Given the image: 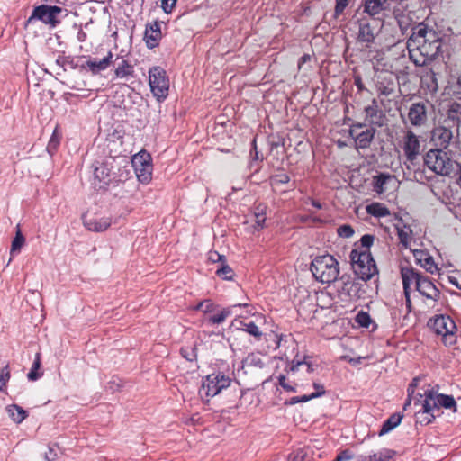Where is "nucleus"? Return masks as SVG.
Returning <instances> with one entry per match:
<instances>
[{"label":"nucleus","instance_id":"f257e3e1","mask_svg":"<svg viewBox=\"0 0 461 461\" xmlns=\"http://www.w3.org/2000/svg\"><path fill=\"white\" fill-rule=\"evenodd\" d=\"M441 45L440 33L433 27L420 23L412 29L407 41L409 58L416 66H425L438 55Z\"/></svg>","mask_w":461,"mask_h":461},{"label":"nucleus","instance_id":"f03ea898","mask_svg":"<svg viewBox=\"0 0 461 461\" xmlns=\"http://www.w3.org/2000/svg\"><path fill=\"white\" fill-rule=\"evenodd\" d=\"M401 276L402 279L403 293L406 301V312H411V285H414L415 289L424 297L426 303H437L440 298V291L437 288L434 283L418 270L411 267H402Z\"/></svg>","mask_w":461,"mask_h":461},{"label":"nucleus","instance_id":"7ed1b4c3","mask_svg":"<svg viewBox=\"0 0 461 461\" xmlns=\"http://www.w3.org/2000/svg\"><path fill=\"white\" fill-rule=\"evenodd\" d=\"M424 165L433 173L454 177L461 172V165L453 160L448 154L440 148L430 149L423 157Z\"/></svg>","mask_w":461,"mask_h":461},{"label":"nucleus","instance_id":"20e7f679","mask_svg":"<svg viewBox=\"0 0 461 461\" xmlns=\"http://www.w3.org/2000/svg\"><path fill=\"white\" fill-rule=\"evenodd\" d=\"M311 271L316 280L322 284H330L339 275V262L330 254L317 256L311 263Z\"/></svg>","mask_w":461,"mask_h":461},{"label":"nucleus","instance_id":"39448f33","mask_svg":"<svg viewBox=\"0 0 461 461\" xmlns=\"http://www.w3.org/2000/svg\"><path fill=\"white\" fill-rule=\"evenodd\" d=\"M350 260L354 273L363 281L370 280L378 272L370 251L353 249Z\"/></svg>","mask_w":461,"mask_h":461},{"label":"nucleus","instance_id":"423d86ee","mask_svg":"<svg viewBox=\"0 0 461 461\" xmlns=\"http://www.w3.org/2000/svg\"><path fill=\"white\" fill-rule=\"evenodd\" d=\"M128 161L124 157L109 158L95 168V178L105 185L122 176V167H125Z\"/></svg>","mask_w":461,"mask_h":461},{"label":"nucleus","instance_id":"0eeeda50","mask_svg":"<svg viewBox=\"0 0 461 461\" xmlns=\"http://www.w3.org/2000/svg\"><path fill=\"white\" fill-rule=\"evenodd\" d=\"M431 329L442 337L445 346H454L457 340V327L455 321L447 315H438L430 320Z\"/></svg>","mask_w":461,"mask_h":461},{"label":"nucleus","instance_id":"6e6552de","mask_svg":"<svg viewBox=\"0 0 461 461\" xmlns=\"http://www.w3.org/2000/svg\"><path fill=\"white\" fill-rule=\"evenodd\" d=\"M375 87L380 104L387 108L392 101L391 96L395 95L397 77L393 72L382 71L376 75Z\"/></svg>","mask_w":461,"mask_h":461},{"label":"nucleus","instance_id":"1a4fd4ad","mask_svg":"<svg viewBox=\"0 0 461 461\" xmlns=\"http://www.w3.org/2000/svg\"><path fill=\"white\" fill-rule=\"evenodd\" d=\"M231 384V378L221 372L212 373L203 378L199 391L201 396L212 398L227 389Z\"/></svg>","mask_w":461,"mask_h":461},{"label":"nucleus","instance_id":"9d476101","mask_svg":"<svg viewBox=\"0 0 461 461\" xmlns=\"http://www.w3.org/2000/svg\"><path fill=\"white\" fill-rule=\"evenodd\" d=\"M401 148L406 162L415 165L422 152L420 137L412 130H406L401 140Z\"/></svg>","mask_w":461,"mask_h":461},{"label":"nucleus","instance_id":"9b49d317","mask_svg":"<svg viewBox=\"0 0 461 461\" xmlns=\"http://www.w3.org/2000/svg\"><path fill=\"white\" fill-rule=\"evenodd\" d=\"M149 83L153 95L158 101L167 98L169 90V79L160 67H153L149 71Z\"/></svg>","mask_w":461,"mask_h":461},{"label":"nucleus","instance_id":"f8f14e48","mask_svg":"<svg viewBox=\"0 0 461 461\" xmlns=\"http://www.w3.org/2000/svg\"><path fill=\"white\" fill-rule=\"evenodd\" d=\"M379 21L372 17H362L358 20L357 42L361 44V50L371 47L379 32Z\"/></svg>","mask_w":461,"mask_h":461},{"label":"nucleus","instance_id":"ddd939ff","mask_svg":"<svg viewBox=\"0 0 461 461\" xmlns=\"http://www.w3.org/2000/svg\"><path fill=\"white\" fill-rule=\"evenodd\" d=\"M131 164L138 180L148 184L151 180L153 170L150 155L145 150L140 151L132 157Z\"/></svg>","mask_w":461,"mask_h":461},{"label":"nucleus","instance_id":"4468645a","mask_svg":"<svg viewBox=\"0 0 461 461\" xmlns=\"http://www.w3.org/2000/svg\"><path fill=\"white\" fill-rule=\"evenodd\" d=\"M366 124L356 122L353 123L349 129V135L355 140L357 149H367L370 147L371 142L374 140L375 134V129L374 127L367 128L365 131H358V130L364 128Z\"/></svg>","mask_w":461,"mask_h":461},{"label":"nucleus","instance_id":"2eb2a0df","mask_svg":"<svg viewBox=\"0 0 461 461\" xmlns=\"http://www.w3.org/2000/svg\"><path fill=\"white\" fill-rule=\"evenodd\" d=\"M424 396L430 402L438 415L441 408L453 410V411H456V402L452 395L438 393L430 389L425 391Z\"/></svg>","mask_w":461,"mask_h":461},{"label":"nucleus","instance_id":"dca6fc26","mask_svg":"<svg viewBox=\"0 0 461 461\" xmlns=\"http://www.w3.org/2000/svg\"><path fill=\"white\" fill-rule=\"evenodd\" d=\"M407 117L411 126L416 128L425 126L429 120L427 104L422 101L412 103Z\"/></svg>","mask_w":461,"mask_h":461},{"label":"nucleus","instance_id":"f3484780","mask_svg":"<svg viewBox=\"0 0 461 461\" xmlns=\"http://www.w3.org/2000/svg\"><path fill=\"white\" fill-rule=\"evenodd\" d=\"M61 11V8L56 5L50 6L46 5H41L33 9L30 20L32 18H37L41 20L42 23L46 24H50L54 27L59 23L57 15L59 14Z\"/></svg>","mask_w":461,"mask_h":461},{"label":"nucleus","instance_id":"a211bd4d","mask_svg":"<svg viewBox=\"0 0 461 461\" xmlns=\"http://www.w3.org/2000/svg\"><path fill=\"white\" fill-rule=\"evenodd\" d=\"M451 129L445 126H436L430 132V143L434 149H447L452 140Z\"/></svg>","mask_w":461,"mask_h":461},{"label":"nucleus","instance_id":"6ab92c4d","mask_svg":"<svg viewBox=\"0 0 461 461\" xmlns=\"http://www.w3.org/2000/svg\"><path fill=\"white\" fill-rule=\"evenodd\" d=\"M395 222L393 226L396 230V234L400 240V244L404 249H410L411 243L413 240V231L411 227L404 222L403 219L397 214L394 215Z\"/></svg>","mask_w":461,"mask_h":461},{"label":"nucleus","instance_id":"aec40b11","mask_svg":"<svg viewBox=\"0 0 461 461\" xmlns=\"http://www.w3.org/2000/svg\"><path fill=\"white\" fill-rule=\"evenodd\" d=\"M366 121L375 127L384 126L386 117L384 112L379 108L376 99L372 100V104L365 107Z\"/></svg>","mask_w":461,"mask_h":461},{"label":"nucleus","instance_id":"412c9836","mask_svg":"<svg viewBox=\"0 0 461 461\" xmlns=\"http://www.w3.org/2000/svg\"><path fill=\"white\" fill-rule=\"evenodd\" d=\"M84 226L90 231L102 232L106 230L112 224L111 217L95 215L83 219Z\"/></svg>","mask_w":461,"mask_h":461},{"label":"nucleus","instance_id":"4be33fe9","mask_svg":"<svg viewBox=\"0 0 461 461\" xmlns=\"http://www.w3.org/2000/svg\"><path fill=\"white\" fill-rule=\"evenodd\" d=\"M340 293L347 295L348 300L356 302L363 296L365 290L362 288V285L359 282L348 279L343 282Z\"/></svg>","mask_w":461,"mask_h":461},{"label":"nucleus","instance_id":"5701e85b","mask_svg":"<svg viewBox=\"0 0 461 461\" xmlns=\"http://www.w3.org/2000/svg\"><path fill=\"white\" fill-rule=\"evenodd\" d=\"M416 422L421 425H429L438 414L436 409L431 405L430 402L425 397L422 409L416 412Z\"/></svg>","mask_w":461,"mask_h":461},{"label":"nucleus","instance_id":"b1692460","mask_svg":"<svg viewBox=\"0 0 461 461\" xmlns=\"http://www.w3.org/2000/svg\"><path fill=\"white\" fill-rule=\"evenodd\" d=\"M413 257L416 263L425 268L427 272L430 274L438 272V266L435 264L433 258L427 251L415 249L413 250Z\"/></svg>","mask_w":461,"mask_h":461},{"label":"nucleus","instance_id":"393cba45","mask_svg":"<svg viewBox=\"0 0 461 461\" xmlns=\"http://www.w3.org/2000/svg\"><path fill=\"white\" fill-rule=\"evenodd\" d=\"M113 53L108 51L107 55L103 59L97 60L96 59H89L82 67L88 69L93 75H96L110 67L113 62Z\"/></svg>","mask_w":461,"mask_h":461},{"label":"nucleus","instance_id":"a878e982","mask_svg":"<svg viewBox=\"0 0 461 461\" xmlns=\"http://www.w3.org/2000/svg\"><path fill=\"white\" fill-rule=\"evenodd\" d=\"M161 36L160 24L158 22L155 21L146 26L144 38L149 48L152 49L157 47L161 40Z\"/></svg>","mask_w":461,"mask_h":461},{"label":"nucleus","instance_id":"bb28decb","mask_svg":"<svg viewBox=\"0 0 461 461\" xmlns=\"http://www.w3.org/2000/svg\"><path fill=\"white\" fill-rule=\"evenodd\" d=\"M317 366L316 364L312 362L311 357H304L303 360L295 358L292 361L289 373L293 375L299 372L312 374L316 370Z\"/></svg>","mask_w":461,"mask_h":461},{"label":"nucleus","instance_id":"cd10ccee","mask_svg":"<svg viewBox=\"0 0 461 461\" xmlns=\"http://www.w3.org/2000/svg\"><path fill=\"white\" fill-rule=\"evenodd\" d=\"M233 325L238 329L241 330L249 335L255 337L257 339H260L262 332L258 326L254 321H245L243 320H235Z\"/></svg>","mask_w":461,"mask_h":461},{"label":"nucleus","instance_id":"c85d7f7f","mask_svg":"<svg viewBox=\"0 0 461 461\" xmlns=\"http://www.w3.org/2000/svg\"><path fill=\"white\" fill-rule=\"evenodd\" d=\"M394 176L389 174L380 173L373 178V189L381 194L387 190V184L393 181Z\"/></svg>","mask_w":461,"mask_h":461},{"label":"nucleus","instance_id":"c756f323","mask_svg":"<svg viewBox=\"0 0 461 461\" xmlns=\"http://www.w3.org/2000/svg\"><path fill=\"white\" fill-rule=\"evenodd\" d=\"M393 455V450L384 448L372 455H361L356 461H390Z\"/></svg>","mask_w":461,"mask_h":461},{"label":"nucleus","instance_id":"7c9ffc66","mask_svg":"<svg viewBox=\"0 0 461 461\" xmlns=\"http://www.w3.org/2000/svg\"><path fill=\"white\" fill-rule=\"evenodd\" d=\"M366 212L367 214L376 218L386 217L391 214V212L388 209V207L384 203L378 202H374L370 204H367L366 206Z\"/></svg>","mask_w":461,"mask_h":461},{"label":"nucleus","instance_id":"2f4dec72","mask_svg":"<svg viewBox=\"0 0 461 461\" xmlns=\"http://www.w3.org/2000/svg\"><path fill=\"white\" fill-rule=\"evenodd\" d=\"M115 77L117 78H128L133 77L134 67L128 60L121 58V61L118 62L117 67L114 70Z\"/></svg>","mask_w":461,"mask_h":461},{"label":"nucleus","instance_id":"473e14b6","mask_svg":"<svg viewBox=\"0 0 461 461\" xmlns=\"http://www.w3.org/2000/svg\"><path fill=\"white\" fill-rule=\"evenodd\" d=\"M421 84L431 94H434L438 90V83L436 73L431 69L421 77Z\"/></svg>","mask_w":461,"mask_h":461},{"label":"nucleus","instance_id":"72a5a7b5","mask_svg":"<svg viewBox=\"0 0 461 461\" xmlns=\"http://www.w3.org/2000/svg\"><path fill=\"white\" fill-rule=\"evenodd\" d=\"M267 206L265 203H259L255 207L253 214L255 229L261 230L265 227V221L267 220Z\"/></svg>","mask_w":461,"mask_h":461},{"label":"nucleus","instance_id":"f704fd0d","mask_svg":"<svg viewBox=\"0 0 461 461\" xmlns=\"http://www.w3.org/2000/svg\"><path fill=\"white\" fill-rule=\"evenodd\" d=\"M402 415L399 413H394L391 415L387 420H385L382 425V428L379 431V436H383L393 430L396 428L402 421Z\"/></svg>","mask_w":461,"mask_h":461},{"label":"nucleus","instance_id":"c9c22d12","mask_svg":"<svg viewBox=\"0 0 461 461\" xmlns=\"http://www.w3.org/2000/svg\"><path fill=\"white\" fill-rule=\"evenodd\" d=\"M387 0H365L364 11L371 16L378 14L384 8Z\"/></svg>","mask_w":461,"mask_h":461},{"label":"nucleus","instance_id":"e433bc0d","mask_svg":"<svg viewBox=\"0 0 461 461\" xmlns=\"http://www.w3.org/2000/svg\"><path fill=\"white\" fill-rule=\"evenodd\" d=\"M41 366V353H37L35 355V358L32 365L31 370L27 374V378L30 381H36L42 376L43 373L40 371Z\"/></svg>","mask_w":461,"mask_h":461},{"label":"nucleus","instance_id":"4c0bfd02","mask_svg":"<svg viewBox=\"0 0 461 461\" xmlns=\"http://www.w3.org/2000/svg\"><path fill=\"white\" fill-rule=\"evenodd\" d=\"M10 417L16 423H21L27 417L26 411L18 405H12L8 409Z\"/></svg>","mask_w":461,"mask_h":461},{"label":"nucleus","instance_id":"58836bf2","mask_svg":"<svg viewBox=\"0 0 461 461\" xmlns=\"http://www.w3.org/2000/svg\"><path fill=\"white\" fill-rule=\"evenodd\" d=\"M216 275L223 280H231L234 276L233 269L227 264V260L219 265Z\"/></svg>","mask_w":461,"mask_h":461},{"label":"nucleus","instance_id":"ea45409f","mask_svg":"<svg viewBox=\"0 0 461 461\" xmlns=\"http://www.w3.org/2000/svg\"><path fill=\"white\" fill-rule=\"evenodd\" d=\"M231 315V310L230 308L223 309L219 312L211 315L207 318V321L211 324H221L223 323L226 319Z\"/></svg>","mask_w":461,"mask_h":461},{"label":"nucleus","instance_id":"a19ab883","mask_svg":"<svg viewBox=\"0 0 461 461\" xmlns=\"http://www.w3.org/2000/svg\"><path fill=\"white\" fill-rule=\"evenodd\" d=\"M25 243V238L23 237V233L21 232V230L19 226H17V231L15 234V237L14 238L11 245V253H19L22 247Z\"/></svg>","mask_w":461,"mask_h":461},{"label":"nucleus","instance_id":"79ce46f5","mask_svg":"<svg viewBox=\"0 0 461 461\" xmlns=\"http://www.w3.org/2000/svg\"><path fill=\"white\" fill-rule=\"evenodd\" d=\"M290 176L286 173H280L270 177V185L273 190H276L280 185L288 184Z\"/></svg>","mask_w":461,"mask_h":461},{"label":"nucleus","instance_id":"37998d69","mask_svg":"<svg viewBox=\"0 0 461 461\" xmlns=\"http://www.w3.org/2000/svg\"><path fill=\"white\" fill-rule=\"evenodd\" d=\"M181 356L189 362H194L197 358L196 348L193 346H185L180 349Z\"/></svg>","mask_w":461,"mask_h":461},{"label":"nucleus","instance_id":"c03bdc74","mask_svg":"<svg viewBox=\"0 0 461 461\" xmlns=\"http://www.w3.org/2000/svg\"><path fill=\"white\" fill-rule=\"evenodd\" d=\"M215 308H216V305L214 304V303L210 299H206V300H203V301H201L200 303H198L194 307V310L201 311L204 313H209V312H212L215 310Z\"/></svg>","mask_w":461,"mask_h":461},{"label":"nucleus","instance_id":"a18cd8bd","mask_svg":"<svg viewBox=\"0 0 461 461\" xmlns=\"http://www.w3.org/2000/svg\"><path fill=\"white\" fill-rule=\"evenodd\" d=\"M355 321L360 327L363 328H368L372 321L370 315L364 311H361L357 314Z\"/></svg>","mask_w":461,"mask_h":461},{"label":"nucleus","instance_id":"49530a36","mask_svg":"<svg viewBox=\"0 0 461 461\" xmlns=\"http://www.w3.org/2000/svg\"><path fill=\"white\" fill-rule=\"evenodd\" d=\"M447 114L451 120L458 119V115H461V104L458 102H452L447 109Z\"/></svg>","mask_w":461,"mask_h":461},{"label":"nucleus","instance_id":"de8ad7c7","mask_svg":"<svg viewBox=\"0 0 461 461\" xmlns=\"http://www.w3.org/2000/svg\"><path fill=\"white\" fill-rule=\"evenodd\" d=\"M11 377L10 368L8 365H5L0 370V392L4 390L7 382Z\"/></svg>","mask_w":461,"mask_h":461},{"label":"nucleus","instance_id":"09e8293b","mask_svg":"<svg viewBox=\"0 0 461 461\" xmlns=\"http://www.w3.org/2000/svg\"><path fill=\"white\" fill-rule=\"evenodd\" d=\"M288 461H310L304 449H298L290 454Z\"/></svg>","mask_w":461,"mask_h":461},{"label":"nucleus","instance_id":"8fccbe9b","mask_svg":"<svg viewBox=\"0 0 461 461\" xmlns=\"http://www.w3.org/2000/svg\"><path fill=\"white\" fill-rule=\"evenodd\" d=\"M375 237L370 234H365L360 239V243L363 248V249H360L359 251H370V247L374 243Z\"/></svg>","mask_w":461,"mask_h":461},{"label":"nucleus","instance_id":"3c124183","mask_svg":"<svg viewBox=\"0 0 461 461\" xmlns=\"http://www.w3.org/2000/svg\"><path fill=\"white\" fill-rule=\"evenodd\" d=\"M338 234L340 237L350 238L354 234V230L350 225H342L339 227Z\"/></svg>","mask_w":461,"mask_h":461},{"label":"nucleus","instance_id":"603ef678","mask_svg":"<svg viewBox=\"0 0 461 461\" xmlns=\"http://www.w3.org/2000/svg\"><path fill=\"white\" fill-rule=\"evenodd\" d=\"M208 259L212 263H219L221 265L226 260V258L225 256L221 255L219 252L213 250L209 252Z\"/></svg>","mask_w":461,"mask_h":461},{"label":"nucleus","instance_id":"864d4df0","mask_svg":"<svg viewBox=\"0 0 461 461\" xmlns=\"http://www.w3.org/2000/svg\"><path fill=\"white\" fill-rule=\"evenodd\" d=\"M278 383L279 385L286 392H295V387L287 382L286 377L284 375H280L278 376Z\"/></svg>","mask_w":461,"mask_h":461},{"label":"nucleus","instance_id":"5fc2aeb1","mask_svg":"<svg viewBox=\"0 0 461 461\" xmlns=\"http://www.w3.org/2000/svg\"><path fill=\"white\" fill-rule=\"evenodd\" d=\"M354 456L350 450L345 449L338 454L334 461H349L353 459Z\"/></svg>","mask_w":461,"mask_h":461},{"label":"nucleus","instance_id":"6e6d98bb","mask_svg":"<svg viewBox=\"0 0 461 461\" xmlns=\"http://www.w3.org/2000/svg\"><path fill=\"white\" fill-rule=\"evenodd\" d=\"M348 5V0H336L335 15H340Z\"/></svg>","mask_w":461,"mask_h":461},{"label":"nucleus","instance_id":"4d7b16f0","mask_svg":"<svg viewBox=\"0 0 461 461\" xmlns=\"http://www.w3.org/2000/svg\"><path fill=\"white\" fill-rule=\"evenodd\" d=\"M177 0H161V6L165 13L170 14Z\"/></svg>","mask_w":461,"mask_h":461},{"label":"nucleus","instance_id":"13d9d810","mask_svg":"<svg viewBox=\"0 0 461 461\" xmlns=\"http://www.w3.org/2000/svg\"><path fill=\"white\" fill-rule=\"evenodd\" d=\"M313 387L315 389L314 393H312V397H321L325 394L324 386L319 383H313Z\"/></svg>","mask_w":461,"mask_h":461},{"label":"nucleus","instance_id":"bf43d9fd","mask_svg":"<svg viewBox=\"0 0 461 461\" xmlns=\"http://www.w3.org/2000/svg\"><path fill=\"white\" fill-rule=\"evenodd\" d=\"M354 84L355 86H357V91L359 93L363 92L364 90H366V87H365V85L363 83V80H362V77L360 75L358 74H355L354 77Z\"/></svg>","mask_w":461,"mask_h":461},{"label":"nucleus","instance_id":"052dcab7","mask_svg":"<svg viewBox=\"0 0 461 461\" xmlns=\"http://www.w3.org/2000/svg\"><path fill=\"white\" fill-rule=\"evenodd\" d=\"M247 362H249L251 364H255V365H258L260 367L263 366V363L261 361V359L258 358L256 360V357L254 355H250L247 357L246 359Z\"/></svg>","mask_w":461,"mask_h":461},{"label":"nucleus","instance_id":"680f3d73","mask_svg":"<svg viewBox=\"0 0 461 461\" xmlns=\"http://www.w3.org/2000/svg\"><path fill=\"white\" fill-rule=\"evenodd\" d=\"M310 59H311V56H310L309 54H303V55L300 58V59H299V61H298V69H301V68H302V66H303L304 63H306V62L310 61Z\"/></svg>","mask_w":461,"mask_h":461},{"label":"nucleus","instance_id":"e2e57ef3","mask_svg":"<svg viewBox=\"0 0 461 461\" xmlns=\"http://www.w3.org/2000/svg\"><path fill=\"white\" fill-rule=\"evenodd\" d=\"M416 381H417V379H413L412 383L410 384V385L408 387V393H409V395L411 393H413L414 388L416 387Z\"/></svg>","mask_w":461,"mask_h":461},{"label":"nucleus","instance_id":"0e129e2a","mask_svg":"<svg viewBox=\"0 0 461 461\" xmlns=\"http://www.w3.org/2000/svg\"><path fill=\"white\" fill-rule=\"evenodd\" d=\"M299 397H300L299 401L301 402H306L315 398V397H312V393L309 395H303V396H299Z\"/></svg>","mask_w":461,"mask_h":461},{"label":"nucleus","instance_id":"69168bd1","mask_svg":"<svg viewBox=\"0 0 461 461\" xmlns=\"http://www.w3.org/2000/svg\"><path fill=\"white\" fill-rule=\"evenodd\" d=\"M310 201H311L312 205L314 206L315 208H317V209H321L322 208V206H321L320 202H318V201H316L314 199H310Z\"/></svg>","mask_w":461,"mask_h":461},{"label":"nucleus","instance_id":"338daca9","mask_svg":"<svg viewBox=\"0 0 461 461\" xmlns=\"http://www.w3.org/2000/svg\"><path fill=\"white\" fill-rule=\"evenodd\" d=\"M299 400H300V397H299V396H295V397H293V398L291 399V402H292V403H298V402H301Z\"/></svg>","mask_w":461,"mask_h":461},{"label":"nucleus","instance_id":"774afa93","mask_svg":"<svg viewBox=\"0 0 461 461\" xmlns=\"http://www.w3.org/2000/svg\"><path fill=\"white\" fill-rule=\"evenodd\" d=\"M411 405V398L409 397L404 404L403 409L406 410L407 406Z\"/></svg>","mask_w":461,"mask_h":461}]
</instances>
